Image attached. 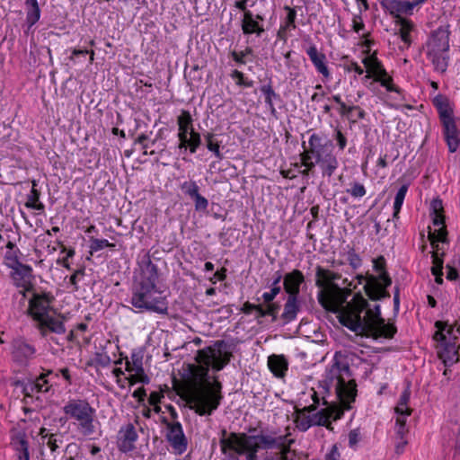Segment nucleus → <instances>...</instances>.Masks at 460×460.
Returning <instances> with one entry per match:
<instances>
[{"label": "nucleus", "mask_w": 460, "mask_h": 460, "mask_svg": "<svg viewBox=\"0 0 460 460\" xmlns=\"http://www.w3.org/2000/svg\"><path fill=\"white\" fill-rule=\"evenodd\" d=\"M315 285L321 288L317 294L319 304L326 310L337 314L340 323L350 331L373 339H392L397 332L392 323H385L381 316L380 305L370 306L361 294L348 297L351 290L341 288L336 284H328L336 279L329 270L317 266Z\"/></svg>", "instance_id": "obj_1"}, {"label": "nucleus", "mask_w": 460, "mask_h": 460, "mask_svg": "<svg viewBox=\"0 0 460 460\" xmlns=\"http://www.w3.org/2000/svg\"><path fill=\"white\" fill-rule=\"evenodd\" d=\"M323 405L325 409H322L317 412L309 413L313 426H327L330 424V418L333 413L332 402H329L325 396H323Z\"/></svg>", "instance_id": "obj_23"}, {"label": "nucleus", "mask_w": 460, "mask_h": 460, "mask_svg": "<svg viewBox=\"0 0 460 460\" xmlns=\"http://www.w3.org/2000/svg\"><path fill=\"white\" fill-rule=\"evenodd\" d=\"M179 126L178 137L180 140L179 148L187 149V136L190 135L192 128V118L189 111H182L181 114L177 119Z\"/></svg>", "instance_id": "obj_21"}, {"label": "nucleus", "mask_w": 460, "mask_h": 460, "mask_svg": "<svg viewBox=\"0 0 460 460\" xmlns=\"http://www.w3.org/2000/svg\"><path fill=\"white\" fill-rule=\"evenodd\" d=\"M126 371L128 372H142L143 362L142 357L137 353H132L130 360L126 357Z\"/></svg>", "instance_id": "obj_36"}, {"label": "nucleus", "mask_w": 460, "mask_h": 460, "mask_svg": "<svg viewBox=\"0 0 460 460\" xmlns=\"http://www.w3.org/2000/svg\"><path fill=\"white\" fill-rule=\"evenodd\" d=\"M242 31L245 35L255 33L257 36H261L264 32V28L263 25L254 18V14L251 11H248L243 13Z\"/></svg>", "instance_id": "obj_26"}, {"label": "nucleus", "mask_w": 460, "mask_h": 460, "mask_svg": "<svg viewBox=\"0 0 460 460\" xmlns=\"http://www.w3.org/2000/svg\"><path fill=\"white\" fill-rule=\"evenodd\" d=\"M352 23H353L352 24L353 30L356 32H359L365 27V25L363 23V21H362V18H361L360 15H354L353 20H352Z\"/></svg>", "instance_id": "obj_59"}, {"label": "nucleus", "mask_w": 460, "mask_h": 460, "mask_svg": "<svg viewBox=\"0 0 460 460\" xmlns=\"http://www.w3.org/2000/svg\"><path fill=\"white\" fill-rule=\"evenodd\" d=\"M279 460H298L296 453L289 446H283L279 452H276Z\"/></svg>", "instance_id": "obj_48"}, {"label": "nucleus", "mask_w": 460, "mask_h": 460, "mask_svg": "<svg viewBox=\"0 0 460 460\" xmlns=\"http://www.w3.org/2000/svg\"><path fill=\"white\" fill-rule=\"evenodd\" d=\"M39 329L42 336H47L48 332H55L57 334H63L66 332L64 323L57 318L47 315L38 322Z\"/></svg>", "instance_id": "obj_24"}, {"label": "nucleus", "mask_w": 460, "mask_h": 460, "mask_svg": "<svg viewBox=\"0 0 460 460\" xmlns=\"http://www.w3.org/2000/svg\"><path fill=\"white\" fill-rule=\"evenodd\" d=\"M342 373L349 374V365L335 362L326 369L321 386L325 393L332 387L334 388L336 398L343 411L352 408L351 403L355 402L357 396V384L354 380L346 381L341 376Z\"/></svg>", "instance_id": "obj_5"}, {"label": "nucleus", "mask_w": 460, "mask_h": 460, "mask_svg": "<svg viewBox=\"0 0 460 460\" xmlns=\"http://www.w3.org/2000/svg\"><path fill=\"white\" fill-rule=\"evenodd\" d=\"M181 191L188 196L189 198H193L197 194H199V188L196 181H183L180 186Z\"/></svg>", "instance_id": "obj_39"}, {"label": "nucleus", "mask_w": 460, "mask_h": 460, "mask_svg": "<svg viewBox=\"0 0 460 460\" xmlns=\"http://www.w3.org/2000/svg\"><path fill=\"white\" fill-rule=\"evenodd\" d=\"M382 86L385 87L388 92H398V88L393 84V79L391 76L384 78L380 81Z\"/></svg>", "instance_id": "obj_57"}, {"label": "nucleus", "mask_w": 460, "mask_h": 460, "mask_svg": "<svg viewBox=\"0 0 460 460\" xmlns=\"http://www.w3.org/2000/svg\"><path fill=\"white\" fill-rule=\"evenodd\" d=\"M231 77L235 80V84L239 86L252 87L253 81L244 77V75L238 70H234L231 74Z\"/></svg>", "instance_id": "obj_45"}, {"label": "nucleus", "mask_w": 460, "mask_h": 460, "mask_svg": "<svg viewBox=\"0 0 460 460\" xmlns=\"http://www.w3.org/2000/svg\"><path fill=\"white\" fill-rule=\"evenodd\" d=\"M11 277L15 286L28 290L31 285L32 268L30 265L20 263L12 269Z\"/></svg>", "instance_id": "obj_18"}, {"label": "nucleus", "mask_w": 460, "mask_h": 460, "mask_svg": "<svg viewBox=\"0 0 460 460\" xmlns=\"http://www.w3.org/2000/svg\"><path fill=\"white\" fill-rule=\"evenodd\" d=\"M204 137L207 141V148L213 152L217 158L222 159L223 155L220 152V146L218 142H214V135L212 133H208Z\"/></svg>", "instance_id": "obj_40"}, {"label": "nucleus", "mask_w": 460, "mask_h": 460, "mask_svg": "<svg viewBox=\"0 0 460 460\" xmlns=\"http://www.w3.org/2000/svg\"><path fill=\"white\" fill-rule=\"evenodd\" d=\"M140 274L136 278L132 286L131 305L138 312H154L165 314L168 305L165 297L158 290L157 266L154 264L149 255H145L138 263Z\"/></svg>", "instance_id": "obj_3"}, {"label": "nucleus", "mask_w": 460, "mask_h": 460, "mask_svg": "<svg viewBox=\"0 0 460 460\" xmlns=\"http://www.w3.org/2000/svg\"><path fill=\"white\" fill-rule=\"evenodd\" d=\"M410 396H411L410 389H409V388H406V389L402 393V394L400 395V399H399V402H400V405H402V404H408L409 400H410Z\"/></svg>", "instance_id": "obj_63"}, {"label": "nucleus", "mask_w": 460, "mask_h": 460, "mask_svg": "<svg viewBox=\"0 0 460 460\" xmlns=\"http://www.w3.org/2000/svg\"><path fill=\"white\" fill-rule=\"evenodd\" d=\"M311 62L314 66L318 73L322 74L324 77L330 76V71L326 65V56L319 52L315 45L309 46L306 50Z\"/></svg>", "instance_id": "obj_22"}, {"label": "nucleus", "mask_w": 460, "mask_h": 460, "mask_svg": "<svg viewBox=\"0 0 460 460\" xmlns=\"http://www.w3.org/2000/svg\"><path fill=\"white\" fill-rule=\"evenodd\" d=\"M450 31L447 25L434 30L426 43L427 52H447L449 49Z\"/></svg>", "instance_id": "obj_12"}, {"label": "nucleus", "mask_w": 460, "mask_h": 460, "mask_svg": "<svg viewBox=\"0 0 460 460\" xmlns=\"http://www.w3.org/2000/svg\"><path fill=\"white\" fill-rule=\"evenodd\" d=\"M189 75L192 80H200L201 75L199 74V66H194L188 73L185 71V75Z\"/></svg>", "instance_id": "obj_61"}, {"label": "nucleus", "mask_w": 460, "mask_h": 460, "mask_svg": "<svg viewBox=\"0 0 460 460\" xmlns=\"http://www.w3.org/2000/svg\"><path fill=\"white\" fill-rule=\"evenodd\" d=\"M303 152L299 155L301 165L305 167L301 171L304 176L314 172L319 165L323 177H332L339 167V161L333 154V146L330 141H324L318 134H312L308 140V146L302 142Z\"/></svg>", "instance_id": "obj_4"}, {"label": "nucleus", "mask_w": 460, "mask_h": 460, "mask_svg": "<svg viewBox=\"0 0 460 460\" xmlns=\"http://www.w3.org/2000/svg\"><path fill=\"white\" fill-rule=\"evenodd\" d=\"M407 190L408 186L406 184H403L400 187L394 197V208H395L397 211H400L402 208Z\"/></svg>", "instance_id": "obj_47"}, {"label": "nucleus", "mask_w": 460, "mask_h": 460, "mask_svg": "<svg viewBox=\"0 0 460 460\" xmlns=\"http://www.w3.org/2000/svg\"><path fill=\"white\" fill-rule=\"evenodd\" d=\"M223 440H225L226 442L232 440V432L228 433L226 431V429L221 430L219 445H220L221 452L225 456L223 460H241L240 456H243V454L237 453L236 449H232V448L224 447V445L222 444Z\"/></svg>", "instance_id": "obj_30"}, {"label": "nucleus", "mask_w": 460, "mask_h": 460, "mask_svg": "<svg viewBox=\"0 0 460 460\" xmlns=\"http://www.w3.org/2000/svg\"><path fill=\"white\" fill-rule=\"evenodd\" d=\"M349 438V447L352 449H356L358 447V444L361 439V435L358 429H355L349 431L348 435Z\"/></svg>", "instance_id": "obj_53"}, {"label": "nucleus", "mask_w": 460, "mask_h": 460, "mask_svg": "<svg viewBox=\"0 0 460 460\" xmlns=\"http://www.w3.org/2000/svg\"><path fill=\"white\" fill-rule=\"evenodd\" d=\"M428 58L432 62L436 71L444 73L448 66L447 52H427Z\"/></svg>", "instance_id": "obj_33"}, {"label": "nucleus", "mask_w": 460, "mask_h": 460, "mask_svg": "<svg viewBox=\"0 0 460 460\" xmlns=\"http://www.w3.org/2000/svg\"><path fill=\"white\" fill-rule=\"evenodd\" d=\"M363 63L368 69V72L372 74V75H376L377 73H384V66L381 62L374 56L365 58Z\"/></svg>", "instance_id": "obj_37"}, {"label": "nucleus", "mask_w": 460, "mask_h": 460, "mask_svg": "<svg viewBox=\"0 0 460 460\" xmlns=\"http://www.w3.org/2000/svg\"><path fill=\"white\" fill-rule=\"evenodd\" d=\"M166 439L175 454L181 455L187 450L188 440L179 421L167 424Z\"/></svg>", "instance_id": "obj_13"}, {"label": "nucleus", "mask_w": 460, "mask_h": 460, "mask_svg": "<svg viewBox=\"0 0 460 460\" xmlns=\"http://www.w3.org/2000/svg\"><path fill=\"white\" fill-rule=\"evenodd\" d=\"M268 366L276 377L281 378L286 376L288 362L283 355L273 354L268 358Z\"/></svg>", "instance_id": "obj_27"}, {"label": "nucleus", "mask_w": 460, "mask_h": 460, "mask_svg": "<svg viewBox=\"0 0 460 460\" xmlns=\"http://www.w3.org/2000/svg\"><path fill=\"white\" fill-rule=\"evenodd\" d=\"M444 128V135L451 153L456 152L460 139L454 117L440 120Z\"/></svg>", "instance_id": "obj_20"}, {"label": "nucleus", "mask_w": 460, "mask_h": 460, "mask_svg": "<svg viewBox=\"0 0 460 460\" xmlns=\"http://www.w3.org/2000/svg\"><path fill=\"white\" fill-rule=\"evenodd\" d=\"M230 55L234 61L240 65H245L246 60L245 58L250 55H253V50L251 47H246V49L243 51L237 52L233 50L230 52Z\"/></svg>", "instance_id": "obj_42"}, {"label": "nucleus", "mask_w": 460, "mask_h": 460, "mask_svg": "<svg viewBox=\"0 0 460 460\" xmlns=\"http://www.w3.org/2000/svg\"><path fill=\"white\" fill-rule=\"evenodd\" d=\"M137 433L132 423L122 426L118 433V447L123 453H128L135 448Z\"/></svg>", "instance_id": "obj_16"}, {"label": "nucleus", "mask_w": 460, "mask_h": 460, "mask_svg": "<svg viewBox=\"0 0 460 460\" xmlns=\"http://www.w3.org/2000/svg\"><path fill=\"white\" fill-rule=\"evenodd\" d=\"M284 9L288 12V13H287L286 20H285V26L282 27L281 29H283V30L296 29V23H295V21L296 18V10L288 5L285 6Z\"/></svg>", "instance_id": "obj_43"}, {"label": "nucleus", "mask_w": 460, "mask_h": 460, "mask_svg": "<svg viewBox=\"0 0 460 460\" xmlns=\"http://www.w3.org/2000/svg\"><path fill=\"white\" fill-rule=\"evenodd\" d=\"M437 331L434 339L439 342L438 356L446 366H452L458 361V349L456 340L460 334V325L455 328L447 323L438 321L435 323Z\"/></svg>", "instance_id": "obj_6"}, {"label": "nucleus", "mask_w": 460, "mask_h": 460, "mask_svg": "<svg viewBox=\"0 0 460 460\" xmlns=\"http://www.w3.org/2000/svg\"><path fill=\"white\" fill-rule=\"evenodd\" d=\"M301 309V304L297 296H288L280 318L285 324L293 322Z\"/></svg>", "instance_id": "obj_25"}, {"label": "nucleus", "mask_w": 460, "mask_h": 460, "mask_svg": "<svg viewBox=\"0 0 460 460\" xmlns=\"http://www.w3.org/2000/svg\"><path fill=\"white\" fill-rule=\"evenodd\" d=\"M426 0H386L383 5L389 11L392 15H394L397 20L403 18L402 14H411L413 9L423 4Z\"/></svg>", "instance_id": "obj_15"}, {"label": "nucleus", "mask_w": 460, "mask_h": 460, "mask_svg": "<svg viewBox=\"0 0 460 460\" xmlns=\"http://www.w3.org/2000/svg\"><path fill=\"white\" fill-rule=\"evenodd\" d=\"M251 438V435L232 432V440L228 442L223 440L222 444L228 448L236 449L239 454H253L258 456L260 449H263L262 447L254 438Z\"/></svg>", "instance_id": "obj_10"}, {"label": "nucleus", "mask_w": 460, "mask_h": 460, "mask_svg": "<svg viewBox=\"0 0 460 460\" xmlns=\"http://www.w3.org/2000/svg\"><path fill=\"white\" fill-rule=\"evenodd\" d=\"M46 375L40 376L34 382L29 384L25 389L29 390L32 393H46L49 391V386L48 385V380L46 379Z\"/></svg>", "instance_id": "obj_35"}, {"label": "nucleus", "mask_w": 460, "mask_h": 460, "mask_svg": "<svg viewBox=\"0 0 460 460\" xmlns=\"http://www.w3.org/2000/svg\"><path fill=\"white\" fill-rule=\"evenodd\" d=\"M106 247L114 248L115 244L110 243L106 239H97L94 237H91V239H90L91 253L101 251Z\"/></svg>", "instance_id": "obj_38"}, {"label": "nucleus", "mask_w": 460, "mask_h": 460, "mask_svg": "<svg viewBox=\"0 0 460 460\" xmlns=\"http://www.w3.org/2000/svg\"><path fill=\"white\" fill-rule=\"evenodd\" d=\"M341 455L336 445H333L329 453L325 455L324 460H340Z\"/></svg>", "instance_id": "obj_58"}, {"label": "nucleus", "mask_w": 460, "mask_h": 460, "mask_svg": "<svg viewBox=\"0 0 460 460\" xmlns=\"http://www.w3.org/2000/svg\"><path fill=\"white\" fill-rule=\"evenodd\" d=\"M250 438L257 440L263 449L279 447L283 445V437L275 438L271 435L260 433L258 435H251Z\"/></svg>", "instance_id": "obj_31"}, {"label": "nucleus", "mask_w": 460, "mask_h": 460, "mask_svg": "<svg viewBox=\"0 0 460 460\" xmlns=\"http://www.w3.org/2000/svg\"><path fill=\"white\" fill-rule=\"evenodd\" d=\"M395 412L398 416H403L406 419L407 416L411 415V410L408 407V404L400 405V402H398Z\"/></svg>", "instance_id": "obj_56"}, {"label": "nucleus", "mask_w": 460, "mask_h": 460, "mask_svg": "<svg viewBox=\"0 0 460 460\" xmlns=\"http://www.w3.org/2000/svg\"><path fill=\"white\" fill-rule=\"evenodd\" d=\"M16 253L17 251H8L4 255L5 265L10 269L14 268L21 263Z\"/></svg>", "instance_id": "obj_51"}, {"label": "nucleus", "mask_w": 460, "mask_h": 460, "mask_svg": "<svg viewBox=\"0 0 460 460\" xmlns=\"http://www.w3.org/2000/svg\"><path fill=\"white\" fill-rule=\"evenodd\" d=\"M335 138L338 142V146L341 150H343L347 145V138L339 129L336 130Z\"/></svg>", "instance_id": "obj_60"}, {"label": "nucleus", "mask_w": 460, "mask_h": 460, "mask_svg": "<svg viewBox=\"0 0 460 460\" xmlns=\"http://www.w3.org/2000/svg\"><path fill=\"white\" fill-rule=\"evenodd\" d=\"M447 279L449 280H456L458 277L457 270L455 268L451 267L450 265H447Z\"/></svg>", "instance_id": "obj_64"}, {"label": "nucleus", "mask_w": 460, "mask_h": 460, "mask_svg": "<svg viewBox=\"0 0 460 460\" xmlns=\"http://www.w3.org/2000/svg\"><path fill=\"white\" fill-rule=\"evenodd\" d=\"M408 432L406 428V419L403 416H397L395 423L396 439L404 438L405 434Z\"/></svg>", "instance_id": "obj_44"}, {"label": "nucleus", "mask_w": 460, "mask_h": 460, "mask_svg": "<svg viewBox=\"0 0 460 460\" xmlns=\"http://www.w3.org/2000/svg\"><path fill=\"white\" fill-rule=\"evenodd\" d=\"M35 353V347L22 338L13 340L11 344L12 358L19 366H27L34 358Z\"/></svg>", "instance_id": "obj_11"}, {"label": "nucleus", "mask_w": 460, "mask_h": 460, "mask_svg": "<svg viewBox=\"0 0 460 460\" xmlns=\"http://www.w3.org/2000/svg\"><path fill=\"white\" fill-rule=\"evenodd\" d=\"M35 186H36V183L33 182V187H35ZM39 198H40L39 191L35 188H32L31 194L28 197V201L26 202V207L31 208H35L38 210L42 209L43 208L42 204L35 205V202L39 200Z\"/></svg>", "instance_id": "obj_49"}, {"label": "nucleus", "mask_w": 460, "mask_h": 460, "mask_svg": "<svg viewBox=\"0 0 460 460\" xmlns=\"http://www.w3.org/2000/svg\"><path fill=\"white\" fill-rule=\"evenodd\" d=\"M270 290L269 292H264L262 294V299L265 304H270L273 302V300L276 298V296L280 293L281 288L280 287H270Z\"/></svg>", "instance_id": "obj_55"}, {"label": "nucleus", "mask_w": 460, "mask_h": 460, "mask_svg": "<svg viewBox=\"0 0 460 460\" xmlns=\"http://www.w3.org/2000/svg\"><path fill=\"white\" fill-rule=\"evenodd\" d=\"M50 294H34L29 301V310L33 319L38 323L48 314L50 304L53 301Z\"/></svg>", "instance_id": "obj_14"}, {"label": "nucleus", "mask_w": 460, "mask_h": 460, "mask_svg": "<svg viewBox=\"0 0 460 460\" xmlns=\"http://www.w3.org/2000/svg\"><path fill=\"white\" fill-rule=\"evenodd\" d=\"M191 199L194 200L195 209L197 211H205L208 208V200L199 193L191 198Z\"/></svg>", "instance_id": "obj_54"}, {"label": "nucleus", "mask_w": 460, "mask_h": 460, "mask_svg": "<svg viewBox=\"0 0 460 460\" xmlns=\"http://www.w3.org/2000/svg\"><path fill=\"white\" fill-rule=\"evenodd\" d=\"M260 90L265 96V103L270 110L271 114L275 115L276 109L274 107L273 100L279 99V95L273 90L270 83L263 84L261 86Z\"/></svg>", "instance_id": "obj_34"}, {"label": "nucleus", "mask_w": 460, "mask_h": 460, "mask_svg": "<svg viewBox=\"0 0 460 460\" xmlns=\"http://www.w3.org/2000/svg\"><path fill=\"white\" fill-rule=\"evenodd\" d=\"M430 216L432 217V222L434 226L438 227L434 232L429 231V238L431 242V245L435 250L432 252V262L433 266L431 271L439 272L443 270V259L438 256L439 245L438 243H447V229L445 225V217L443 215V205L440 199H434L430 204Z\"/></svg>", "instance_id": "obj_7"}, {"label": "nucleus", "mask_w": 460, "mask_h": 460, "mask_svg": "<svg viewBox=\"0 0 460 460\" xmlns=\"http://www.w3.org/2000/svg\"><path fill=\"white\" fill-rule=\"evenodd\" d=\"M305 282L304 274L299 270H293L284 276L283 286L288 296H299L300 286Z\"/></svg>", "instance_id": "obj_19"}, {"label": "nucleus", "mask_w": 460, "mask_h": 460, "mask_svg": "<svg viewBox=\"0 0 460 460\" xmlns=\"http://www.w3.org/2000/svg\"><path fill=\"white\" fill-rule=\"evenodd\" d=\"M432 102L438 112L440 120L454 117L453 106L446 95L438 94Z\"/></svg>", "instance_id": "obj_28"}, {"label": "nucleus", "mask_w": 460, "mask_h": 460, "mask_svg": "<svg viewBox=\"0 0 460 460\" xmlns=\"http://www.w3.org/2000/svg\"><path fill=\"white\" fill-rule=\"evenodd\" d=\"M385 261L384 257H379L377 260L374 261V269L376 272H378V276H368L367 278L363 276L358 277V282L361 284L362 280H366V284L364 285V289L367 296L373 300H382L384 298L390 297L389 292L386 288L391 286L392 279L386 272L385 269Z\"/></svg>", "instance_id": "obj_9"}, {"label": "nucleus", "mask_w": 460, "mask_h": 460, "mask_svg": "<svg viewBox=\"0 0 460 460\" xmlns=\"http://www.w3.org/2000/svg\"><path fill=\"white\" fill-rule=\"evenodd\" d=\"M111 362V357L103 351H96L93 359V364L98 367H106Z\"/></svg>", "instance_id": "obj_41"}, {"label": "nucleus", "mask_w": 460, "mask_h": 460, "mask_svg": "<svg viewBox=\"0 0 460 460\" xmlns=\"http://www.w3.org/2000/svg\"><path fill=\"white\" fill-rule=\"evenodd\" d=\"M25 8L27 25L25 33L28 34L31 27L40 20L41 12L37 0H25Z\"/></svg>", "instance_id": "obj_29"}, {"label": "nucleus", "mask_w": 460, "mask_h": 460, "mask_svg": "<svg viewBox=\"0 0 460 460\" xmlns=\"http://www.w3.org/2000/svg\"><path fill=\"white\" fill-rule=\"evenodd\" d=\"M347 70L349 72V71H354L356 72L358 75H362L364 73V69L358 65V63L356 62H350L348 66H347Z\"/></svg>", "instance_id": "obj_62"}, {"label": "nucleus", "mask_w": 460, "mask_h": 460, "mask_svg": "<svg viewBox=\"0 0 460 460\" xmlns=\"http://www.w3.org/2000/svg\"><path fill=\"white\" fill-rule=\"evenodd\" d=\"M396 22L400 26L398 33L402 40L405 44L406 48L410 47L411 44V32L414 29V24L405 18H399Z\"/></svg>", "instance_id": "obj_32"}, {"label": "nucleus", "mask_w": 460, "mask_h": 460, "mask_svg": "<svg viewBox=\"0 0 460 460\" xmlns=\"http://www.w3.org/2000/svg\"><path fill=\"white\" fill-rule=\"evenodd\" d=\"M312 399L314 401V403L312 405L304 407L298 413L296 418V424L297 429L300 431H306L309 429L313 425L311 422V418L309 413L314 411L317 408V406L320 404V398L315 391L313 390L312 394Z\"/></svg>", "instance_id": "obj_17"}, {"label": "nucleus", "mask_w": 460, "mask_h": 460, "mask_svg": "<svg viewBox=\"0 0 460 460\" xmlns=\"http://www.w3.org/2000/svg\"><path fill=\"white\" fill-rule=\"evenodd\" d=\"M223 341H217L213 346L197 351L195 360L199 366H190L193 381L186 390L187 402L190 409L199 416L211 415L221 403L222 384L214 379L207 380L209 367L216 371L222 370L230 361L231 353L222 350Z\"/></svg>", "instance_id": "obj_2"}, {"label": "nucleus", "mask_w": 460, "mask_h": 460, "mask_svg": "<svg viewBox=\"0 0 460 460\" xmlns=\"http://www.w3.org/2000/svg\"><path fill=\"white\" fill-rule=\"evenodd\" d=\"M201 144V138H200V135L197 132H195L194 130H191L190 132V137L188 138L187 137V148L189 147L190 148V152L191 154H194L198 147L200 146Z\"/></svg>", "instance_id": "obj_46"}, {"label": "nucleus", "mask_w": 460, "mask_h": 460, "mask_svg": "<svg viewBox=\"0 0 460 460\" xmlns=\"http://www.w3.org/2000/svg\"><path fill=\"white\" fill-rule=\"evenodd\" d=\"M68 419L74 420L80 429L85 435L90 436L95 432L94 418L96 411L84 399H70L62 408Z\"/></svg>", "instance_id": "obj_8"}, {"label": "nucleus", "mask_w": 460, "mask_h": 460, "mask_svg": "<svg viewBox=\"0 0 460 460\" xmlns=\"http://www.w3.org/2000/svg\"><path fill=\"white\" fill-rule=\"evenodd\" d=\"M347 192L354 198H361L366 195L367 190L363 184L359 182H353L351 184V188L347 190Z\"/></svg>", "instance_id": "obj_50"}, {"label": "nucleus", "mask_w": 460, "mask_h": 460, "mask_svg": "<svg viewBox=\"0 0 460 460\" xmlns=\"http://www.w3.org/2000/svg\"><path fill=\"white\" fill-rule=\"evenodd\" d=\"M265 309L267 316H270L271 321L276 322L278 319V313L280 309L279 303L271 302L270 304H266Z\"/></svg>", "instance_id": "obj_52"}]
</instances>
